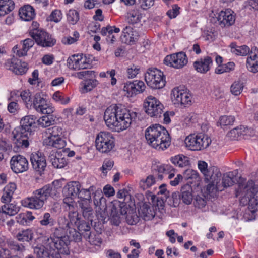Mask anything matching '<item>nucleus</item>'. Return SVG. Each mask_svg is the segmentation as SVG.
<instances>
[{"instance_id":"nucleus-1","label":"nucleus","mask_w":258,"mask_h":258,"mask_svg":"<svg viewBox=\"0 0 258 258\" xmlns=\"http://www.w3.org/2000/svg\"><path fill=\"white\" fill-rule=\"evenodd\" d=\"M137 116V113L131 111L121 105H111L107 107L104 114L107 126L119 131L129 127Z\"/></svg>"},{"instance_id":"nucleus-2","label":"nucleus","mask_w":258,"mask_h":258,"mask_svg":"<svg viewBox=\"0 0 258 258\" xmlns=\"http://www.w3.org/2000/svg\"><path fill=\"white\" fill-rule=\"evenodd\" d=\"M147 143L158 151H164L171 145V137L167 130L159 124L148 127L145 133Z\"/></svg>"},{"instance_id":"nucleus-3","label":"nucleus","mask_w":258,"mask_h":258,"mask_svg":"<svg viewBox=\"0 0 258 258\" xmlns=\"http://www.w3.org/2000/svg\"><path fill=\"white\" fill-rule=\"evenodd\" d=\"M239 196L240 204L248 205L252 212H255L258 208V185L252 180L247 182L246 185L240 184L236 190V197Z\"/></svg>"},{"instance_id":"nucleus-4","label":"nucleus","mask_w":258,"mask_h":258,"mask_svg":"<svg viewBox=\"0 0 258 258\" xmlns=\"http://www.w3.org/2000/svg\"><path fill=\"white\" fill-rule=\"evenodd\" d=\"M36 117L28 115L22 118L20 121V125L15 128L13 132L14 138L17 140L18 146L27 148L29 141L32 140L33 128L36 124Z\"/></svg>"},{"instance_id":"nucleus-5","label":"nucleus","mask_w":258,"mask_h":258,"mask_svg":"<svg viewBox=\"0 0 258 258\" xmlns=\"http://www.w3.org/2000/svg\"><path fill=\"white\" fill-rule=\"evenodd\" d=\"M52 188V185L47 184L41 188L34 190L32 196L22 201V205L30 209H41L51 196Z\"/></svg>"},{"instance_id":"nucleus-6","label":"nucleus","mask_w":258,"mask_h":258,"mask_svg":"<svg viewBox=\"0 0 258 258\" xmlns=\"http://www.w3.org/2000/svg\"><path fill=\"white\" fill-rule=\"evenodd\" d=\"M145 80L147 85L153 89L163 88L166 84L163 72L156 68H149L145 74Z\"/></svg>"},{"instance_id":"nucleus-7","label":"nucleus","mask_w":258,"mask_h":258,"mask_svg":"<svg viewBox=\"0 0 258 258\" xmlns=\"http://www.w3.org/2000/svg\"><path fill=\"white\" fill-rule=\"evenodd\" d=\"M211 143V139L207 135H190L185 139L187 148L193 151H199L207 148Z\"/></svg>"},{"instance_id":"nucleus-8","label":"nucleus","mask_w":258,"mask_h":258,"mask_svg":"<svg viewBox=\"0 0 258 258\" xmlns=\"http://www.w3.org/2000/svg\"><path fill=\"white\" fill-rule=\"evenodd\" d=\"M114 139L111 133L100 132L96 136L95 146L100 152L108 153L114 148Z\"/></svg>"},{"instance_id":"nucleus-9","label":"nucleus","mask_w":258,"mask_h":258,"mask_svg":"<svg viewBox=\"0 0 258 258\" xmlns=\"http://www.w3.org/2000/svg\"><path fill=\"white\" fill-rule=\"evenodd\" d=\"M204 176L206 182L208 183L207 186V190L208 191H212L214 189L222 191L220 183L221 173L217 167L211 166L209 167L208 171H207Z\"/></svg>"},{"instance_id":"nucleus-10","label":"nucleus","mask_w":258,"mask_h":258,"mask_svg":"<svg viewBox=\"0 0 258 258\" xmlns=\"http://www.w3.org/2000/svg\"><path fill=\"white\" fill-rule=\"evenodd\" d=\"M48 244L53 248L54 258H62L63 255H68L70 253L68 245L70 244L69 236H64L59 239H53L50 237L47 238Z\"/></svg>"},{"instance_id":"nucleus-11","label":"nucleus","mask_w":258,"mask_h":258,"mask_svg":"<svg viewBox=\"0 0 258 258\" xmlns=\"http://www.w3.org/2000/svg\"><path fill=\"white\" fill-rule=\"evenodd\" d=\"M30 35L37 45L43 47H52L56 42L51 35L42 29H34L30 32Z\"/></svg>"},{"instance_id":"nucleus-12","label":"nucleus","mask_w":258,"mask_h":258,"mask_svg":"<svg viewBox=\"0 0 258 258\" xmlns=\"http://www.w3.org/2000/svg\"><path fill=\"white\" fill-rule=\"evenodd\" d=\"M188 59L186 54L181 51L167 55L164 60V63L174 68L180 69L186 65Z\"/></svg>"},{"instance_id":"nucleus-13","label":"nucleus","mask_w":258,"mask_h":258,"mask_svg":"<svg viewBox=\"0 0 258 258\" xmlns=\"http://www.w3.org/2000/svg\"><path fill=\"white\" fill-rule=\"evenodd\" d=\"M4 65L7 69L12 71L16 75H23L26 73L28 69L27 63L22 62L14 56L7 59Z\"/></svg>"},{"instance_id":"nucleus-14","label":"nucleus","mask_w":258,"mask_h":258,"mask_svg":"<svg viewBox=\"0 0 258 258\" xmlns=\"http://www.w3.org/2000/svg\"><path fill=\"white\" fill-rule=\"evenodd\" d=\"M216 19L218 24L221 28H227L234 24L235 16L230 9L221 11L217 14Z\"/></svg>"},{"instance_id":"nucleus-15","label":"nucleus","mask_w":258,"mask_h":258,"mask_svg":"<svg viewBox=\"0 0 258 258\" xmlns=\"http://www.w3.org/2000/svg\"><path fill=\"white\" fill-rule=\"evenodd\" d=\"M11 168L16 173H22L28 169L29 164L27 159L23 156H13L10 160Z\"/></svg>"},{"instance_id":"nucleus-16","label":"nucleus","mask_w":258,"mask_h":258,"mask_svg":"<svg viewBox=\"0 0 258 258\" xmlns=\"http://www.w3.org/2000/svg\"><path fill=\"white\" fill-rule=\"evenodd\" d=\"M171 95V98L174 104L184 105L191 102L190 95L186 91L180 89L179 87L174 88Z\"/></svg>"},{"instance_id":"nucleus-17","label":"nucleus","mask_w":258,"mask_h":258,"mask_svg":"<svg viewBox=\"0 0 258 258\" xmlns=\"http://www.w3.org/2000/svg\"><path fill=\"white\" fill-rule=\"evenodd\" d=\"M34 253L38 258H54V250L48 239L45 240L44 245H39L34 247Z\"/></svg>"},{"instance_id":"nucleus-18","label":"nucleus","mask_w":258,"mask_h":258,"mask_svg":"<svg viewBox=\"0 0 258 258\" xmlns=\"http://www.w3.org/2000/svg\"><path fill=\"white\" fill-rule=\"evenodd\" d=\"M94 203L96 208V213L100 215L102 218L105 217L108 214L107 212V205L106 199L102 195V192L95 193L94 197Z\"/></svg>"},{"instance_id":"nucleus-19","label":"nucleus","mask_w":258,"mask_h":258,"mask_svg":"<svg viewBox=\"0 0 258 258\" xmlns=\"http://www.w3.org/2000/svg\"><path fill=\"white\" fill-rule=\"evenodd\" d=\"M30 161L32 167L36 171L41 173L44 171L46 167L45 158L41 153H32L30 156Z\"/></svg>"},{"instance_id":"nucleus-20","label":"nucleus","mask_w":258,"mask_h":258,"mask_svg":"<svg viewBox=\"0 0 258 258\" xmlns=\"http://www.w3.org/2000/svg\"><path fill=\"white\" fill-rule=\"evenodd\" d=\"M81 185L78 181L69 182L63 189V194L64 196H70L72 198H75L79 196L82 189H80Z\"/></svg>"},{"instance_id":"nucleus-21","label":"nucleus","mask_w":258,"mask_h":258,"mask_svg":"<svg viewBox=\"0 0 258 258\" xmlns=\"http://www.w3.org/2000/svg\"><path fill=\"white\" fill-rule=\"evenodd\" d=\"M212 63V58L207 56L194 62V67L198 72L205 74L210 70Z\"/></svg>"},{"instance_id":"nucleus-22","label":"nucleus","mask_w":258,"mask_h":258,"mask_svg":"<svg viewBox=\"0 0 258 258\" xmlns=\"http://www.w3.org/2000/svg\"><path fill=\"white\" fill-rule=\"evenodd\" d=\"M133 30V28L130 26H126L123 29L120 36V40L122 43L132 45L137 41L138 36L137 33Z\"/></svg>"},{"instance_id":"nucleus-23","label":"nucleus","mask_w":258,"mask_h":258,"mask_svg":"<svg viewBox=\"0 0 258 258\" xmlns=\"http://www.w3.org/2000/svg\"><path fill=\"white\" fill-rule=\"evenodd\" d=\"M250 133V130L243 126L237 127L230 131L227 134V137L231 140H240L244 138Z\"/></svg>"},{"instance_id":"nucleus-24","label":"nucleus","mask_w":258,"mask_h":258,"mask_svg":"<svg viewBox=\"0 0 258 258\" xmlns=\"http://www.w3.org/2000/svg\"><path fill=\"white\" fill-rule=\"evenodd\" d=\"M79 198L80 199V200L78 202V204L81 211L91 207V196L89 190H85V189H82Z\"/></svg>"},{"instance_id":"nucleus-25","label":"nucleus","mask_w":258,"mask_h":258,"mask_svg":"<svg viewBox=\"0 0 258 258\" xmlns=\"http://www.w3.org/2000/svg\"><path fill=\"white\" fill-rule=\"evenodd\" d=\"M192 188L188 184L183 185L180 190V198L182 202L186 205H189L193 200Z\"/></svg>"},{"instance_id":"nucleus-26","label":"nucleus","mask_w":258,"mask_h":258,"mask_svg":"<svg viewBox=\"0 0 258 258\" xmlns=\"http://www.w3.org/2000/svg\"><path fill=\"white\" fill-rule=\"evenodd\" d=\"M48 160L55 168H64L67 164V161L65 157L59 153L50 154L48 157Z\"/></svg>"},{"instance_id":"nucleus-27","label":"nucleus","mask_w":258,"mask_h":258,"mask_svg":"<svg viewBox=\"0 0 258 258\" xmlns=\"http://www.w3.org/2000/svg\"><path fill=\"white\" fill-rule=\"evenodd\" d=\"M19 15L22 19L28 21L34 18L35 13L34 8L30 5H27L20 9Z\"/></svg>"},{"instance_id":"nucleus-28","label":"nucleus","mask_w":258,"mask_h":258,"mask_svg":"<svg viewBox=\"0 0 258 258\" xmlns=\"http://www.w3.org/2000/svg\"><path fill=\"white\" fill-rule=\"evenodd\" d=\"M150 203H144L140 206L138 209L139 215L145 220H149L154 216V212L153 211L150 206Z\"/></svg>"},{"instance_id":"nucleus-29","label":"nucleus","mask_w":258,"mask_h":258,"mask_svg":"<svg viewBox=\"0 0 258 258\" xmlns=\"http://www.w3.org/2000/svg\"><path fill=\"white\" fill-rule=\"evenodd\" d=\"M82 55H73L69 57L67 60V66L73 70H80L85 69V67L82 64Z\"/></svg>"},{"instance_id":"nucleus-30","label":"nucleus","mask_w":258,"mask_h":258,"mask_svg":"<svg viewBox=\"0 0 258 258\" xmlns=\"http://www.w3.org/2000/svg\"><path fill=\"white\" fill-rule=\"evenodd\" d=\"M46 102L42 94L40 93H37L33 97L30 107L33 106L37 111H41V109H43V107L46 106Z\"/></svg>"},{"instance_id":"nucleus-31","label":"nucleus","mask_w":258,"mask_h":258,"mask_svg":"<svg viewBox=\"0 0 258 258\" xmlns=\"http://www.w3.org/2000/svg\"><path fill=\"white\" fill-rule=\"evenodd\" d=\"M237 171L229 172L223 174L221 187L222 190L224 188L232 186L235 183Z\"/></svg>"},{"instance_id":"nucleus-32","label":"nucleus","mask_w":258,"mask_h":258,"mask_svg":"<svg viewBox=\"0 0 258 258\" xmlns=\"http://www.w3.org/2000/svg\"><path fill=\"white\" fill-rule=\"evenodd\" d=\"M159 103L160 101L155 97L152 96H148L144 102V107L146 113L148 115H153L154 108Z\"/></svg>"},{"instance_id":"nucleus-33","label":"nucleus","mask_w":258,"mask_h":258,"mask_svg":"<svg viewBox=\"0 0 258 258\" xmlns=\"http://www.w3.org/2000/svg\"><path fill=\"white\" fill-rule=\"evenodd\" d=\"M14 7L15 4L12 0H0V16L10 12Z\"/></svg>"},{"instance_id":"nucleus-34","label":"nucleus","mask_w":258,"mask_h":258,"mask_svg":"<svg viewBox=\"0 0 258 258\" xmlns=\"http://www.w3.org/2000/svg\"><path fill=\"white\" fill-rule=\"evenodd\" d=\"M110 207L113 209H115L114 210L118 212L120 215H124L128 214L127 205L124 201L114 200L110 203Z\"/></svg>"},{"instance_id":"nucleus-35","label":"nucleus","mask_w":258,"mask_h":258,"mask_svg":"<svg viewBox=\"0 0 258 258\" xmlns=\"http://www.w3.org/2000/svg\"><path fill=\"white\" fill-rule=\"evenodd\" d=\"M127 22L130 24H135L140 22L142 15L137 9L129 11L126 16Z\"/></svg>"},{"instance_id":"nucleus-36","label":"nucleus","mask_w":258,"mask_h":258,"mask_svg":"<svg viewBox=\"0 0 258 258\" xmlns=\"http://www.w3.org/2000/svg\"><path fill=\"white\" fill-rule=\"evenodd\" d=\"M5 204L1 207L0 212L8 215L13 216L16 215L20 210V207L14 204Z\"/></svg>"},{"instance_id":"nucleus-37","label":"nucleus","mask_w":258,"mask_h":258,"mask_svg":"<svg viewBox=\"0 0 258 258\" xmlns=\"http://www.w3.org/2000/svg\"><path fill=\"white\" fill-rule=\"evenodd\" d=\"M16 237L19 241L29 242L33 238V232L30 229L23 230L16 234Z\"/></svg>"},{"instance_id":"nucleus-38","label":"nucleus","mask_w":258,"mask_h":258,"mask_svg":"<svg viewBox=\"0 0 258 258\" xmlns=\"http://www.w3.org/2000/svg\"><path fill=\"white\" fill-rule=\"evenodd\" d=\"M172 163L175 166L179 167H183L189 164L188 157L183 155H178L173 157L170 159Z\"/></svg>"},{"instance_id":"nucleus-39","label":"nucleus","mask_w":258,"mask_h":258,"mask_svg":"<svg viewBox=\"0 0 258 258\" xmlns=\"http://www.w3.org/2000/svg\"><path fill=\"white\" fill-rule=\"evenodd\" d=\"M230 47L231 52L237 55L245 56L250 52L249 48L246 45L237 46L236 43H232Z\"/></svg>"},{"instance_id":"nucleus-40","label":"nucleus","mask_w":258,"mask_h":258,"mask_svg":"<svg viewBox=\"0 0 258 258\" xmlns=\"http://www.w3.org/2000/svg\"><path fill=\"white\" fill-rule=\"evenodd\" d=\"M34 39L27 38L23 41L22 49L17 50V54L19 56H24L27 55V51L34 44Z\"/></svg>"},{"instance_id":"nucleus-41","label":"nucleus","mask_w":258,"mask_h":258,"mask_svg":"<svg viewBox=\"0 0 258 258\" xmlns=\"http://www.w3.org/2000/svg\"><path fill=\"white\" fill-rule=\"evenodd\" d=\"M83 237L87 240H88L91 245H99L102 243V240L100 235L92 233V232L85 233L83 235Z\"/></svg>"},{"instance_id":"nucleus-42","label":"nucleus","mask_w":258,"mask_h":258,"mask_svg":"<svg viewBox=\"0 0 258 258\" xmlns=\"http://www.w3.org/2000/svg\"><path fill=\"white\" fill-rule=\"evenodd\" d=\"M98 84V81L96 79L87 78L85 79L84 87L82 88L83 93H87L91 91Z\"/></svg>"},{"instance_id":"nucleus-43","label":"nucleus","mask_w":258,"mask_h":258,"mask_svg":"<svg viewBox=\"0 0 258 258\" xmlns=\"http://www.w3.org/2000/svg\"><path fill=\"white\" fill-rule=\"evenodd\" d=\"M235 64L233 62H229L226 64L219 66L215 69V72L217 74H221L224 72H229L234 70Z\"/></svg>"},{"instance_id":"nucleus-44","label":"nucleus","mask_w":258,"mask_h":258,"mask_svg":"<svg viewBox=\"0 0 258 258\" xmlns=\"http://www.w3.org/2000/svg\"><path fill=\"white\" fill-rule=\"evenodd\" d=\"M151 202L152 203V206L155 207L156 210H162L164 207V200L159 197H157L155 195L150 196Z\"/></svg>"},{"instance_id":"nucleus-45","label":"nucleus","mask_w":258,"mask_h":258,"mask_svg":"<svg viewBox=\"0 0 258 258\" xmlns=\"http://www.w3.org/2000/svg\"><path fill=\"white\" fill-rule=\"evenodd\" d=\"M39 222L41 225L43 226H52L55 223V221L51 216L50 213L46 212L44 214L42 219Z\"/></svg>"},{"instance_id":"nucleus-46","label":"nucleus","mask_w":258,"mask_h":258,"mask_svg":"<svg viewBox=\"0 0 258 258\" xmlns=\"http://www.w3.org/2000/svg\"><path fill=\"white\" fill-rule=\"evenodd\" d=\"M184 177L186 179H192L195 182L200 181L199 173L197 171L191 169L186 170L183 173Z\"/></svg>"},{"instance_id":"nucleus-47","label":"nucleus","mask_w":258,"mask_h":258,"mask_svg":"<svg viewBox=\"0 0 258 258\" xmlns=\"http://www.w3.org/2000/svg\"><path fill=\"white\" fill-rule=\"evenodd\" d=\"M243 83L240 80L235 81L231 86V92L234 95H239L243 88Z\"/></svg>"},{"instance_id":"nucleus-48","label":"nucleus","mask_w":258,"mask_h":258,"mask_svg":"<svg viewBox=\"0 0 258 258\" xmlns=\"http://www.w3.org/2000/svg\"><path fill=\"white\" fill-rule=\"evenodd\" d=\"M168 198V203L170 206L176 207L179 205L181 200L179 192L172 193L171 197L169 196Z\"/></svg>"},{"instance_id":"nucleus-49","label":"nucleus","mask_w":258,"mask_h":258,"mask_svg":"<svg viewBox=\"0 0 258 258\" xmlns=\"http://www.w3.org/2000/svg\"><path fill=\"white\" fill-rule=\"evenodd\" d=\"M76 226L79 231L82 233L83 236L85 233L90 232L91 227L88 222L81 220Z\"/></svg>"},{"instance_id":"nucleus-50","label":"nucleus","mask_w":258,"mask_h":258,"mask_svg":"<svg viewBox=\"0 0 258 258\" xmlns=\"http://www.w3.org/2000/svg\"><path fill=\"white\" fill-rule=\"evenodd\" d=\"M79 20V14L75 10H70L67 13V20L71 24L74 25Z\"/></svg>"},{"instance_id":"nucleus-51","label":"nucleus","mask_w":258,"mask_h":258,"mask_svg":"<svg viewBox=\"0 0 258 258\" xmlns=\"http://www.w3.org/2000/svg\"><path fill=\"white\" fill-rule=\"evenodd\" d=\"M235 121L233 116L224 115L220 117L219 123L221 126H225L232 125Z\"/></svg>"},{"instance_id":"nucleus-52","label":"nucleus","mask_w":258,"mask_h":258,"mask_svg":"<svg viewBox=\"0 0 258 258\" xmlns=\"http://www.w3.org/2000/svg\"><path fill=\"white\" fill-rule=\"evenodd\" d=\"M155 182V179L153 175L148 176L145 180H142L140 182V185L144 190L150 187Z\"/></svg>"},{"instance_id":"nucleus-53","label":"nucleus","mask_w":258,"mask_h":258,"mask_svg":"<svg viewBox=\"0 0 258 258\" xmlns=\"http://www.w3.org/2000/svg\"><path fill=\"white\" fill-rule=\"evenodd\" d=\"M136 87L134 83V81L132 82L127 81L124 84L123 87V90L127 92L128 95L131 96L134 94H137V91L135 90Z\"/></svg>"},{"instance_id":"nucleus-54","label":"nucleus","mask_w":258,"mask_h":258,"mask_svg":"<svg viewBox=\"0 0 258 258\" xmlns=\"http://www.w3.org/2000/svg\"><path fill=\"white\" fill-rule=\"evenodd\" d=\"M114 209H113L111 207L110 214V221L113 225L115 226H118L121 222L120 214L118 212L115 211Z\"/></svg>"},{"instance_id":"nucleus-55","label":"nucleus","mask_w":258,"mask_h":258,"mask_svg":"<svg viewBox=\"0 0 258 258\" xmlns=\"http://www.w3.org/2000/svg\"><path fill=\"white\" fill-rule=\"evenodd\" d=\"M47 133L52 137L56 138L60 137L62 135L63 130L62 127L58 126H54L52 127L47 129Z\"/></svg>"},{"instance_id":"nucleus-56","label":"nucleus","mask_w":258,"mask_h":258,"mask_svg":"<svg viewBox=\"0 0 258 258\" xmlns=\"http://www.w3.org/2000/svg\"><path fill=\"white\" fill-rule=\"evenodd\" d=\"M68 217L71 226L74 224L76 226L79 221L81 220L80 218L79 217V213L77 211L70 212L68 214Z\"/></svg>"},{"instance_id":"nucleus-57","label":"nucleus","mask_w":258,"mask_h":258,"mask_svg":"<svg viewBox=\"0 0 258 258\" xmlns=\"http://www.w3.org/2000/svg\"><path fill=\"white\" fill-rule=\"evenodd\" d=\"M31 93L28 90H24L20 93V96L23 101L26 103L27 108H28L29 105L30 106V103L32 101L33 98H31Z\"/></svg>"},{"instance_id":"nucleus-58","label":"nucleus","mask_w":258,"mask_h":258,"mask_svg":"<svg viewBox=\"0 0 258 258\" xmlns=\"http://www.w3.org/2000/svg\"><path fill=\"white\" fill-rule=\"evenodd\" d=\"M207 201L203 195H197L195 198L194 204L196 207L202 208L206 205Z\"/></svg>"},{"instance_id":"nucleus-59","label":"nucleus","mask_w":258,"mask_h":258,"mask_svg":"<svg viewBox=\"0 0 258 258\" xmlns=\"http://www.w3.org/2000/svg\"><path fill=\"white\" fill-rule=\"evenodd\" d=\"M59 227L68 230L71 228L70 223L69 220L64 216H60L57 219Z\"/></svg>"},{"instance_id":"nucleus-60","label":"nucleus","mask_w":258,"mask_h":258,"mask_svg":"<svg viewBox=\"0 0 258 258\" xmlns=\"http://www.w3.org/2000/svg\"><path fill=\"white\" fill-rule=\"evenodd\" d=\"M164 108L163 104L160 102L159 103L157 104L153 110V115H149L152 117L158 118L161 116V115L163 113V109Z\"/></svg>"},{"instance_id":"nucleus-61","label":"nucleus","mask_w":258,"mask_h":258,"mask_svg":"<svg viewBox=\"0 0 258 258\" xmlns=\"http://www.w3.org/2000/svg\"><path fill=\"white\" fill-rule=\"evenodd\" d=\"M53 99L56 101L60 102V103L63 104H67L70 101L69 97H64V96H62L61 93L59 91L56 92L54 93L53 95Z\"/></svg>"},{"instance_id":"nucleus-62","label":"nucleus","mask_w":258,"mask_h":258,"mask_svg":"<svg viewBox=\"0 0 258 258\" xmlns=\"http://www.w3.org/2000/svg\"><path fill=\"white\" fill-rule=\"evenodd\" d=\"M78 77L79 79H83V78L85 79L87 78H91L95 77V72L94 71H84L78 72L77 73Z\"/></svg>"},{"instance_id":"nucleus-63","label":"nucleus","mask_w":258,"mask_h":258,"mask_svg":"<svg viewBox=\"0 0 258 258\" xmlns=\"http://www.w3.org/2000/svg\"><path fill=\"white\" fill-rule=\"evenodd\" d=\"M247 68L248 70L253 73L258 72V61H254L251 58L247 59Z\"/></svg>"},{"instance_id":"nucleus-64","label":"nucleus","mask_w":258,"mask_h":258,"mask_svg":"<svg viewBox=\"0 0 258 258\" xmlns=\"http://www.w3.org/2000/svg\"><path fill=\"white\" fill-rule=\"evenodd\" d=\"M126 219L129 225H133L136 224L139 222V217L136 213H133L132 214L129 213L127 214Z\"/></svg>"}]
</instances>
